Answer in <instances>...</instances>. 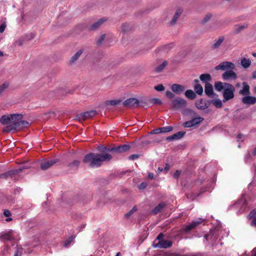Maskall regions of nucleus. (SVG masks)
I'll return each instance as SVG.
<instances>
[{
  "label": "nucleus",
  "mask_w": 256,
  "mask_h": 256,
  "mask_svg": "<svg viewBox=\"0 0 256 256\" xmlns=\"http://www.w3.org/2000/svg\"><path fill=\"white\" fill-rule=\"evenodd\" d=\"M97 149L100 154L90 152L86 154L83 159V162L90 168H98L102 162L110 161L112 158L109 152L114 154L113 145H100Z\"/></svg>",
  "instance_id": "obj_1"
},
{
  "label": "nucleus",
  "mask_w": 256,
  "mask_h": 256,
  "mask_svg": "<svg viewBox=\"0 0 256 256\" xmlns=\"http://www.w3.org/2000/svg\"><path fill=\"white\" fill-rule=\"evenodd\" d=\"M15 120L14 124H11L6 126L5 128L4 132H9L12 130L16 129H22L28 126L29 122L26 120Z\"/></svg>",
  "instance_id": "obj_2"
},
{
  "label": "nucleus",
  "mask_w": 256,
  "mask_h": 256,
  "mask_svg": "<svg viewBox=\"0 0 256 256\" xmlns=\"http://www.w3.org/2000/svg\"><path fill=\"white\" fill-rule=\"evenodd\" d=\"M225 89L223 92V102L231 100L234 98V92L235 91L234 87L231 84L228 83H225Z\"/></svg>",
  "instance_id": "obj_3"
},
{
  "label": "nucleus",
  "mask_w": 256,
  "mask_h": 256,
  "mask_svg": "<svg viewBox=\"0 0 256 256\" xmlns=\"http://www.w3.org/2000/svg\"><path fill=\"white\" fill-rule=\"evenodd\" d=\"M22 118L23 116L22 114H12L10 116L3 115L0 118V122L2 124L6 125L10 122L14 124L15 120H20Z\"/></svg>",
  "instance_id": "obj_4"
},
{
  "label": "nucleus",
  "mask_w": 256,
  "mask_h": 256,
  "mask_svg": "<svg viewBox=\"0 0 256 256\" xmlns=\"http://www.w3.org/2000/svg\"><path fill=\"white\" fill-rule=\"evenodd\" d=\"M186 104V101L184 99L180 98L174 99L170 102L171 106L176 110L185 108Z\"/></svg>",
  "instance_id": "obj_5"
},
{
  "label": "nucleus",
  "mask_w": 256,
  "mask_h": 256,
  "mask_svg": "<svg viewBox=\"0 0 256 256\" xmlns=\"http://www.w3.org/2000/svg\"><path fill=\"white\" fill-rule=\"evenodd\" d=\"M28 168L26 166H22L18 169H14L8 170L6 172L0 174V178H12L13 176L18 174L20 172L23 170Z\"/></svg>",
  "instance_id": "obj_6"
},
{
  "label": "nucleus",
  "mask_w": 256,
  "mask_h": 256,
  "mask_svg": "<svg viewBox=\"0 0 256 256\" xmlns=\"http://www.w3.org/2000/svg\"><path fill=\"white\" fill-rule=\"evenodd\" d=\"M216 70H234L235 68V65L232 62H223L215 67Z\"/></svg>",
  "instance_id": "obj_7"
},
{
  "label": "nucleus",
  "mask_w": 256,
  "mask_h": 256,
  "mask_svg": "<svg viewBox=\"0 0 256 256\" xmlns=\"http://www.w3.org/2000/svg\"><path fill=\"white\" fill-rule=\"evenodd\" d=\"M204 120V118L202 117H196L192 118V120L189 121L184 122L183 124V126L185 128H191L198 125Z\"/></svg>",
  "instance_id": "obj_8"
},
{
  "label": "nucleus",
  "mask_w": 256,
  "mask_h": 256,
  "mask_svg": "<svg viewBox=\"0 0 256 256\" xmlns=\"http://www.w3.org/2000/svg\"><path fill=\"white\" fill-rule=\"evenodd\" d=\"M139 104V100L136 98H130L126 100L122 104L125 107L133 108L137 107Z\"/></svg>",
  "instance_id": "obj_9"
},
{
  "label": "nucleus",
  "mask_w": 256,
  "mask_h": 256,
  "mask_svg": "<svg viewBox=\"0 0 256 256\" xmlns=\"http://www.w3.org/2000/svg\"><path fill=\"white\" fill-rule=\"evenodd\" d=\"M95 110H90L80 114L77 116L78 120H84L88 118L94 116L96 114Z\"/></svg>",
  "instance_id": "obj_10"
},
{
  "label": "nucleus",
  "mask_w": 256,
  "mask_h": 256,
  "mask_svg": "<svg viewBox=\"0 0 256 256\" xmlns=\"http://www.w3.org/2000/svg\"><path fill=\"white\" fill-rule=\"evenodd\" d=\"M130 148V146L129 144H122L116 146L113 145L114 154H120L126 152Z\"/></svg>",
  "instance_id": "obj_11"
},
{
  "label": "nucleus",
  "mask_w": 256,
  "mask_h": 256,
  "mask_svg": "<svg viewBox=\"0 0 256 256\" xmlns=\"http://www.w3.org/2000/svg\"><path fill=\"white\" fill-rule=\"evenodd\" d=\"M172 245V242L169 240H161L157 244H154V248H167L170 247Z\"/></svg>",
  "instance_id": "obj_12"
},
{
  "label": "nucleus",
  "mask_w": 256,
  "mask_h": 256,
  "mask_svg": "<svg viewBox=\"0 0 256 256\" xmlns=\"http://www.w3.org/2000/svg\"><path fill=\"white\" fill-rule=\"evenodd\" d=\"M58 162V159L44 160L41 162L40 168L42 170H46Z\"/></svg>",
  "instance_id": "obj_13"
},
{
  "label": "nucleus",
  "mask_w": 256,
  "mask_h": 256,
  "mask_svg": "<svg viewBox=\"0 0 256 256\" xmlns=\"http://www.w3.org/2000/svg\"><path fill=\"white\" fill-rule=\"evenodd\" d=\"M186 88L184 86L174 84L171 86L172 90L177 94H180L184 92Z\"/></svg>",
  "instance_id": "obj_14"
},
{
  "label": "nucleus",
  "mask_w": 256,
  "mask_h": 256,
  "mask_svg": "<svg viewBox=\"0 0 256 256\" xmlns=\"http://www.w3.org/2000/svg\"><path fill=\"white\" fill-rule=\"evenodd\" d=\"M222 78L224 80H229L230 79L236 80L238 78V76L232 70H229L223 73Z\"/></svg>",
  "instance_id": "obj_15"
},
{
  "label": "nucleus",
  "mask_w": 256,
  "mask_h": 256,
  "mask_svg": "<svg viewBox=\"0 0 256 256\" xmlns=\"http://www.w3.org/2000/svg\"><path fill=\"white\" fill-rule=\"evenodd\" d=\"M185 134V132H178L176 134H174L170 136L166 137V140L170 142L180 140L184 136Z\"/></svg>",
  "instance_id": "obj_16"
},
{
  "label": "nucleus",
  "mask_w": 256,
  "mask_h": 256,
  "mask_svg": "<svg viewBox=\"0 0 256 256\" xmlns=\"http://www.w3.org/2000/svg\"><path fill=\"white\" fill-rule=\"evenodd\" d=\"M202 221L201 220H198L193 221L192 223L186 226L183 228V230L186 232L188 233L192 229L194 228L196 226L201 224Z\"/></svg>",
  "instance_id": "obj_17"
},
{
  "label": "nucleus",
  "mask_w": 256,
  "mask_h": 256,
  "mask_svg": "<svg viewBox=\"0 0 256 256\" xmlns=\"http://www.w3.org/2000/svg\"><path fill=\"white\" fill-rule=\"evenodd\" d=\"M182 12L183 10L182 9H177L173 16L172 20L170 22L169 24L171 26H174L176 24L180 15L182 14Z\"/></svg>",
  "instance_id": "obj_18"
},
{
  "label": "nucleus",
  "mask_w": 256,
  "mask_h": 256,
  "mask_svg": "<svg viewBox=\"0 0 256 256\" xmlns=\"http://www.w3.org/2000/svg\"><path fill=\"white\" fill-rule=\"evenodd\" d=\"M107 20V18H102L99 19L98 20L94 22L92 24L90 28V30H97L99 28L104 22H106Z\"/></svg>",
  "instance_id": "obj_19"
},
{
  "label": "nucleus",
  "mask_w": 256,
  "mask_h": 256,
  "mask_svg": "<svg viewBox=\"0 0 256 256\" xmlns=\"http://www.w3.org/2000/svg\"><path fill=\"white\" fill-rule=\"evenodd\" d=\"M242 102L246 104H254L256 103V98L252 96H246L242 99Z\"/></svg>",
  "instance_id": "obj_20"
},
{
  "label": "nucleus",
  "mask_w": 256,
  "mask_h": 256,
  "mask_svg": "<svg viewBox=\"0 0 256 256\" xmlns=\"http://www.w3.org/2000/svg\"><path fill=\"white\" fill-rule=\"evenodd\" d=\"M204 92L206 96H208L210 98L214 97V90L212 84H206L204 86Z\"/></svg>",
  "instance_id": "obj_21"
},
{
  "label": "nucleus",
  "mask_w": 256,
  "mask_h": 256,
  "mask_svg": "<svg viewBox=\"0 0 256 256\" xmlns=\"http://www.w3.org/2000/svg\"><path fill=\"white\" fill-rule=\"evenodd\" d=\"M248 27V24H244L243 25L240 26L238 24H236L234 28L232 30V33L234 34H238L240 33L244 29H246Z\"/></svg>",
  "instance_id": "obj_22"
},
{
  "label": "nucleus",
  "mask_w": 256,
  "mask_h": 256,
  "mask_svg": "<svg viewBox=\"0 0 256 256\" xmlns=\"http://www.w3.org/2000/svg\"><path fill=\"white\" fill-rule=\"evenodd\" d=\"M196 106L199 110H204L208 107L206 101H204L202 98L199 100L196 101L195 103Z\"/></svg>",
  "instance_id": "obj_23"
},
{
  "label": "nucleus",
  "mask_w": 256,
  "mask_h": 256,
  "mask_svg": "<svg viewBox=\"0 0 256 256\" xmlns=\"http://www.w3.org/2000/svg\"><path fill=\"white\" fill-rule=\"evenodd\" d=\"M200 79L206 84H210L209 82L212 80V78L209 74H204L200 75Z\"/></svg>",
  "instance_id": "obj_24"
},
{
  "label": "nucleus",
  "mask_w": 256,
  "mask_h": 256,
  "mask_svg": "<svg viewBox=\"0 0 256 256\" xmlns=\"http://www.w3.org/2000/svg\"><path fill=\"white\" fill-rule=\"evenodd\" d=\"M166 206L164 202H160L158 205L156 206L152 210V213L154 214H156L160 212Z\"/></svg>",
  "instance_id": "obj_25"
},
{
  "label": "nucleus",
  "mask_w": 256,
  "mask_h": 256,
  "mask_svg": "<svg viewBox=\"0 0 256 256\" xmlns=\"http://www.w3.org/2000/svg\"><path fill=\"white\" fill-rule=\"evenodd\" d=\"M243 88L240 90L239 94L243 96H248L250 94V86L246 82H242Z\"/></svg>",
  "instance_id": "obj_26"
},
{
  "label": "nucleus",
  "mask_w": 256,
  "mask_h": 256,
  "mask_svg": "<svg viewBox=\"0 0 256 256\" xmlns=\"http://www.w3.org/2000/svg\"><path fill=\"white\" fill-rule=\"evenodd\" d=\"M132 26L131 24L124 23L121 26V31L124 34L132 30Z\"/></svg>",
  "instance_id": "obj_27"
},
{
  "label": "nucleus",
  "mask_w": 256,
  "mask_h": 256,
  "mask_svg": "<svg viewBox=\"0 0 256 256\" xmlns=\"http://www.w3.org/2000/svg\"><path fill=\"white\" fill-rule=\"evenodd\" d=\"M0 239L4 241H12L14 239L13 236L12 234V232L0 234Z\"/></svg>",
  "instance_id": "obj_28"
},
{
  "label": "nucleus",
  "mask_w": 256,
  "mask_h": 256,
  "mask_svg": "<svg viewBox=\"0 0 256 256\" xmlns=\"http://www.w3.org/2000/svg\"><path fill=\"white\" fill-rule=\"evenodd\" d=\"M80 164V161L78 160H74L68 164L66 166L70 170H76Z\"/></svg>",
  "instance_id": "obj_29"
},
{
  "label": "nucleus",
  "mask_w": 256,
  "mask_h": 256,
  "mask_svg": "<svg viewBox=\"0 0 256 256\" xmlns=\"http://www.w3.org/2000/svg\"><path fill=\"white\" fill-rule=\"evenodd\" d=\"M224 36H221L219 37L218 40H216L214 43L212 45V49H216L218 48L222 42H224Z\"/></svg>",
  "instance_id": "obj_30"
},
{
  "label": "nucleus",
  "mask_w": 256,
  "mask_h": 256,
  "mask_svg": "<svg viewBox=\"0 0 256 256\" xmlns=\"http://www.w3.org/2000/svg\"><path fill=\"white\" fill-rule=\"evenodd\" d=\"M246 200L245 199H240L239 200L236 204V206H238L242 204V206L240 208L241 212H243L245 210L246 205Z\"/></svg>",
  "instance_id": "obj_31"
},
{
  "label": "nucleus",
  "mask_w": 256,
  "mask_h": 256,
  "mask_svg": "<svg viewBox=\"0 0 256 256\" xmlns=\"http://www.w3.org/2000/svg\"><path fill=\"white\" fill-rule=\"evenodd\" d=\"M184 94L190 100L194 99L196 96V94L191 90H188L185 92Z\"/></svg>",
  "instance_id": "obj_32"
},
{
  "label": "nucleus",
  "mask_w": 256,
  "mask_h": 256,
  "mask_svg": "<svg viewBox=\"0 0 256 256\" xmlns=\"http://www.w3.org/2000/svg\"><path fill=\"white\" fill-rule=\"evenodd\" d=\"M225 83L226 82H216L215 83H214V88H215V89L218 91V92H220L222 91L223 89H225V86H224V84H225Z\"/></svg>",
  "instance_id": "obj_33"
},
{
  "label": "nucleus",
  "mask_w": 256,
  "mask_h": 256,
  "mask_svg": "<svg viewBox=\"0 0 256 256\" xmlns=\"http://www.w3.org/2000/svg\"><path fill=\"white\" fill-rule=\"evenodd\" d=\"M83 51L82 50H78L70 58V64L74 62L77 60L80 56L82 54Z\"/></svg>",
  "instance_id": "obj_34"
},
{
  "label": "nucleus",
  "mask_w": 256,
  "mask_h": 256,
  "mask_svg": "<svg viewBox=\"0 0 256 256\" xmlns=\"http://www.w3.org/2000/svg\"><path fill=\"white\" fill-rule=\"evenodd\" d=\"M168 64V63L167 61L164 60L162 64H160L158 66L155 68L154 71L156 72H162L166 68V66H167Z\"/></svg>",
  "instance_id": "obj_35"
},
{
  "label": "nucleus",
  "mask_w": 256,
  "mask_h": 256,
  "mask_svg": "<svg viewBox=\"0 0 256 256\" xmlns=\"http://www.w3.org/2000/svg\"><path fill=\"white\" fill-rule=\"evenodd\" d=\"M241 64L245 68H248L251 64V61L250 59L243 58L241 60Z\"/></svg>",
  "instance_id": "obj_36"
},
{
  "label": "nucleus",
  "mask_w": 256,
  "mask_h": 256,
  "mask_svg": "<svg viewBox=\"0 0 256 256\" xmlns=\"http://www.w3.org/2000/svg\"><path fill=\"white\" fill-rule=\"evenodd\" d=\"M194 90L196 92V93L198 94V95L201 96L202 94L203 88L200 84H196L194 86Z\"/></svg>",
  "instance_id": "obj_37"
},
{
  "label": "nucleus",
  "mask_w": 256,
  "mask_h": 256,
  "mask_svg": "<svg viewBox=\"0 0 256 256\" xmlns=\"http://www.w3.org/2000/svg\"><path fill=\"white\" fill-rule=\"evenodd\" d=\"M211 102L216 108H221L223 106L222 101L219 98H217V99L214 100H212Z\"/></svg>",
  "instance_id": "obj_38"
},
{
  "label": "nucleus",
  "mask_w": 256,
  "mask_h": 256,
  "mask_svg": "<svg viewBox=\"0 0 256 256\" xmlns=\"http://www.w3.org/2000/svg\"><path fill=\"white\" fill-rule=\"evenodd\" d=\"M10 84L6 82L0 86V96H1L4 91L8 88Z\"/></svg>",
  "instance_id": "obj_39"
},
{
  "label": "nucleus",
  "mask_w": 256,
  "mask_h": 256,
  "mask_svg": "<svg viewBox=\"0 0 256 256\" xmlns=\"http://www.w3.org/2000/svg\"><path fill=\"white\" fill-rule=\"evenodd\" d=\"M121 100H106L105 102L106 105L110 104L111 106H116L120 103Z\"/></svg>",
  "instance_id": "obj_40"
},
{
  "label": "nucleus",
  "mask_w": 256,
  "mask_h": 256,
  "mask_svg": "<svg viewBox=\"0 0 256 256\" xmlns=\"http://www.w3.org/2000/svg\"><path fill=\"white\" fill-rule=\"evenodd\" d=\"M150 102L152 104H158L160 105L162 104V100L158 98H152L149 100Z\"/></svg>",
  "instance_id": "obj_41"
},
{
  "label": "nucleus",
  "mask_w": 256,
  "mask_h": 256,
  "mask_svg": "<svg viewBox=\"0 0 256 256\" xmlns=\"http://www.w3.org/2000/svg\"><path fill=\"white\" fill-rule=\"evenodd\" d=\"M161 133H166L172 131L173 130V127L172 126H168L165 127L160 128Z\"/></svg>",
  "instance_id": "obj_42"
},
{
  "label": "nucleus",
  "mask_w": 256,
  "mask_h": 256,
  "mask_svg": "<svg viewBox=\"0 0 256 256\" xmlns=\"http://www.w3.org/2000/svg\"><path fill=\"white\" fill-rule=\"evenodd\" d=\"M212 14L209 13L206 14L204 18L202 20L201 22L202 24H206L207 22H208L212 18Z\"/></svg>",
  "instance_id": "obj_43"
},
{
  "label": "nucleus",
  "mask_w": 256,
  "mask_h": 256,
  "mask_svg": "<svg viewBox=\"0 0 256 256\" xmlns=\"http://www.w3.org/2000/svg\"><path fill=\"white\" fill-rule=\"evenodd\" d=\"M35 36V34L33 33V32H30L29 34H26L25 36H24V37L23 38L24 40H32Z\"/></svg>",
  "instance_id": "obj_44"
},
{
  "label": "nucleus",
  "mask_w": 256,
  "mask_h": 256,
  "mask_svg": "<svg viewBox=\"0 0 256 256\" xmlns=\"http://www.w3.org/2000/svg\"><path fill=\"white\" fill-rule=\"evenodd\" d=\"M162 140V138L160 137L155 136L152 140V143L154 144H158L160 143Z\"/></svg>",
  "instance_id": "obj_45"
},
{
  "label": "nucleus",
  "mask_w": 256,
  "mask_h": 256,
  "mask_svg": "<svg viewBox=\"0 0 256 256\" xmlns=\"http://www.w3.org/2000/svg\"><path fill=\"white\" fill-rule=\"evenodd\" d=\"M75 237L76 236H72L70 237L68 240H66L64 242V246L65 247H68L70 245V242L73 241Z\"/></svg>",
  "instance_id": "obj_46"
},
{
  "label": "nucleus",
  "mask_w": 256,
  "mask_h": 256,
  "mask_svg": "<svg viewBox=\"0 0 256 256\" xmlns=\"http://www.w3.org/2000/svg\"><path fill=\"white\" fill-rule=\"evenodd\" d=\"M184 114L191 116H195L196 114V112L191 109L186 108L184 111Z\"/></svg>",
  "instance_id": "obj_47"
},
{
  "label": "nucleus",
  "mask_w": 256,
  "mask_h": 256,
  "mask_svg": "<svg viewBox=\"0 0 256 256\" xmlns=\"http://www.w3.org/2000/svg\"><path fill=\"white\" fill-rule=\"evenodd\" d=\"M136 210L137 209L136 208V206L133 207L131 210H130L128 212L125 214V217L127 218H129L134 214V212L136 211Z\"/></svg>",
  "instance_id": "obj_48"
},
{
  "label": "nucleus",
  "mask_w": 256,
  "mask_h": 256,
  "mask_svg": "<svg viewBox=\"0 0 256 256\" xmlns=\"http://www.w3.org/2000/svg\"><path fill=\"white\" fill-rule=\"evenodd\" d=\"M106 38V34H102L100 38L97 40L96 41V44L98 46H100L102 44V42H104V38Z\"/></svg>",
  "instance_id": "obj_49"
},
{
  "label": "nucleus",
  "mask_w": 256,
  "mask_h": 256,
  "mask_svg": "<svg viewBox=\"0 0 256 256\" xmlns=\"http://www.w3.org/2000/svg\"><path fill=\"white\" fill-rule=\"evenodd\" d=\"M22 249L21 247H17L14 256H21L22 254Z\"/></svg>",
  "instance_id": "obj_50"
},
{
  "label": "nucleus",
  "mask_w": 256,
  "mask_h": 256,
  "mask_svg": "<svg viewBox=\"0 0 256 256\" xmlns=\"http://www.w3.org/2000/svg\"><path fill=\"white\" fill-rule=\"evenodd\" d=\"M154 88L157 91L162 92V91L164 90V87L162 84H160L155 86Z\"/></svg>",
  "instance_id": "obj_51"
},
{
  "label": "nucleus",
  "mask_w": 256,
  "mask_h": 256,
  "mask_svg": "<svg viewBox=\"0 0 256 256\" xmlns=\"http://www.w3.org/2000/svg\"><path fill=\"white\" fill-rule=\"evenodd\" d=\"M160 128H156V129H154V130H152L148 133V134H160L161 132H160Z\"/></svg>",
  "instance_id": "obj_52"
},
{
  "label": "nucleus",
  "mask_w": 256,
  "mask_h": 256,
  "mask_svg": "<svg viewBox=\"0 0 256 256\" xmlns=\"http://www.w3.org/2000/svg\"><path fill=\"white\" fill-rule=\"evenodd\" d=\"M84 198H85L84 196L80 195V196H76L74 198V200L78 202H80V201L84 202Z\"/></svg>",
  "instance_id": "obj_53"
},
{
  "label": "nucleus",
  "mask_w": 256,
  "mask_h": 256,
  "mask_svg": "<svg viewBox=\"0 0 256 256\" xmlns=\"http://www.w3.org/2000/svg\"><path fill=\"white\" fill-rule=\"evenodd\" d=\"M54 112L52 111H50L48 112H46L44 114V119H48L50 118L52 115H54Z\"/></svg>",
  "instance_id": "obj_54"
},
{
  "label": "nucleus",
  "mask_w": 256,
  "mask_h": 256,
  "mask_svg": "<svg viewBox=\"0 0 256 256\" xmlns=\"http://www.w3.org/2000/svg\"><path fill=\"white\" fill-rule=\"evenodd\" d=\"M166 95L168 98L171 99L174 98L175 96V94L169 90L166 92Z\"/></svg>",
  "instance_id": "obj_55"
},
{
  "label": "nucleus",
  "mask_w": 256,
  "mask_h": 256,
  "mask_svg": "<svg viewBox=\"0 0 256 256\" xmlns=\"http://www.w3.org/2000/svg\"><path fill=\"white\" fill-rule=\"evenodd\" d=\"M140 157V155L139 154H132L130 155L128 158L130 160H134L136 159H138V158H139Z\"/></svg>",
  "instance_id": "obj_56"
},
{
  "label": "nucleus",
  "mask_w": 256,
  "mask_h": 256,
  "mask_svg": "<svg viewBox=\"0 0 256 256\" xmlns=\"http://www.w3.org/2000/svg\"><path fill=\"white\" fill-rule=\"evenodd\" d=\"M24 42V39L22 38L16 42V44L18 46H22Z\"/></svg>",
  "instance_id": "obj_57"
},
{
  "label": "nucleus",
  "mask_w": 256,
  "mask_h": 256,
  "mask_svg": "<svg viewBox=\"0 0 256 256\" xmlns=\"http://www.w3.org/2000/svg\"><path fill=\"white\" fill-rule=\"evenodd\" d=\"M181 174V171L180 170H177L176 171V172L174 173V177L175 178H178V177L180 176V174Z\"/></svg>",
  "instance_id": "obj_58"
},
{
  "label": "nucleus",
  "mask_w": 256,
  "mask_h": 256,
  "mask_svg": "<svg viewBox=\"0 0 256 256\" xmlns=\"http://www.w3.org/2000/svg\"><path fill=\"white\" fill-rule=\"evenodd\" d=\"M147 186V184L146 182H142L139 186L138 188L140 190H144Z\"/></svg>",
  "instance_id": "obj_59"
},
{
  "label": "nucleus",
  "mask_w": 256,
  "mask_h": 256,
  "mask_svg": "<svg viewBox=\"0 0 256 256\" xmlns=\"http://www.w3.org/2000/svg\"><path fill=\"white\" fill-rule=\"evenodd\" d=\"M6 27V24L5 22L2 23L0 26V32L2 33Z\"/></svg>",
  "instance_id": "obj_60"
},
{
  "label": "nucleus",
  "mask_w": 256,
  "mask_h": 256,
  "mask_svg": "<svg viewBox=\"0 0 256 256\" xmlns=\"http://www.w3.org/2000/svg\"><path fill=\"white\" fill-rule=\"evenodd\" d=\"M256 214V210L254 209L250 213L248 216H250V218H254V217H256L254 216Z\"/></svg>",
  "instance_id": "obj_61"
},
{
  "label": "nucleus",
  "mask_w": 256,
  "mask_h": 256,
  "mask_svg": "<svg viewBox=\"0 0 256 256\" xmlns=\"http://www.w3.org/2000/svg\"><path fill=\"white\" fill-rule=\"evenodd\" d=\"M4 214L6 217H9L10 216H11V213L10 210H4Z\"/></svg>",
  "instance_id": "obj_62"
},
{
  "label": "nucleus",
  "mask_w": 256,
  "mask_h": 256,
  "mask_svg": "<svg viewBox=\"0 0 256 256\" xmlns=\"http://www.w3.org/2000/svg\"><path fill=\"white\" fill-rule=\"evenodd\" d=\"M10 248V247L8 246H6L3 250H1V252H2V256H4L6 252H7Z\"/></svg>",
  "instance_id": "obj_63"
},
{
  "label": "nucleus",
  "mask_w": 256,
  "mask_h": 256,
  "mask_svg": "<svg viewBox=\"0 0 256 256\" xmlns=\"http://www.w3.org/2000/svg\"><path fill=\"white\" fill-rule=\"evenodd\" d=\"M250 256H256V248H254L250 252Z\"/></svg>",
  "instance_id": "obj_64"
}]
</instances>
